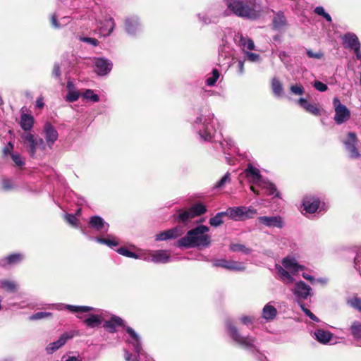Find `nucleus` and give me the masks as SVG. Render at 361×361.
<instances>
[{
  "mask_svg": "<svg viewBox=\"0 0 361 361\" xmlns=\"http://www.w3.org/2000/svg\"><path fill=\"white\" fill-rule=\"evenodd\" d=\"M191 123L194 132L199 136L201 141L214 142L216 133L217 120L207 106H202L198 109L197 116Z\"/></svg>",
  "mask_w": 361,
  "mask_h": 361,
  "instance_id": "nucleus-1",
  "label": "nucleus"
},
{
  "mask_svg": "<svg viewBox=\"0 0 361 361\" xmlns=\"http://www.w3.org/2000/svg\"><path fill=\"white\" fill-rule=\"evenodd\" d=\"M209 228L200 225L188 231L187 234L176 242L178 247L202 249L208 247L211 244V237L207 233Z\"/></svg>",
  "mask_w": 361,
  "mask_h": 361,
  "instance_id": "nucleus-2",
  "label": "nucleus"
},
{
  "mask_svg": "<svg viewBox=\"0 0 361 361\" xmlns=\"http://www.w3.org/2000/svg\"><path fill=\"white\" fill-rule=\"evenodd\" d=\"M35 123L34 117L24 113V147L32 157H36L45 150V144L42 138L35 136L30 131Z\"/></svg>",
  "mask_w": 361,
  "mask_h": 361,
  "instance_id": "nucleus-3",
  "label": "nucleus"
},
{
  "mask_svg": "<svg viewBox=\"0 0 361 361\" xmlns=\"http://www.w3.org/2000/svg\"><path fill=\"white\" fill-rule=\"evenodd\" d=\"M59 306L63 307L59 310H67L74 313H83L93 312L87 314L84 319L83 324L88 328L95 329L102 327L103 319L105 310L100 309H95L90 306H77L72 305H59Z\"/></svg>",
  "mask_w": 361,
  "mask_h": 361,
  "instance_id": "nucleus-4",
  "label": "nucleus"
},
{
  "mask_svg": "<svg viewBox=\"0 0 361 361\" xmlns=\"http://www.w3.org/2000/svg\"><path fill=\"white\" fill-rule=\"evenodd\" d=\"M109 334H115L119 331H123L130 338H140L137 333L121 317L105 310L102 327Z\"/></svg>",
  "mask_w": 361,
  "mask_h": 361,
  "instance_id": "nucleus-5",
  "label": "nucleus"
},
{
  "mask_svg": "<svg viewBox=\"0 0 361 361\" xmlns=\"http://www.w3.org/2000/svg\"><path fill=\"white\" fill-rule=\"evenodd\" d=\"M282 266L275 265V269L279 279L285 284H291L294 282L293 275L302 271L304 266L298 264L297 259L293 256H287L281 261Z\"/></svg>",
  "mask_w": 361,
  "mask_h": 361,
  "instance_id": "nucleus-6",
  "label": "nucleus"
},
{
  "mask_svg": "<svg viewBox=\"0 0 361 361\" xmlns=\"http://www.w3.org/2000/svg\"><path fill=\"white\" fill-rule=\"evenodd\" d=\"M252 1L247 0H224L226 9L223 12L224 16L234 15L243 18L255 17L254 6H251Z\"/></svg>",
  "mask_w": 361,
  "mask_h": 361,
  "instance_id": "nucleus-7",
  "label": "nucleus"
},
{
  "mask_svg": "<svg viewBox=\"0 0 361 361\" xmlns=\"http://www.w3.org/2000/svg\"><path fill=\"white\" fill-rule=\"evenodd\" d=\"M124 352L126 361H154L144 351L140 340H126Z\"/></svg>",
  "mask_w": 361,
  "mask_h": 361,
  "instance_id": "nucleus-8",
  "label": "nucleus"
},
{
  "mask_svg": "<svg viewBox=\"0 0 361 361\" xmlns=\"http://www.w3.org/2000/svg\"><path fill=\"white\" fill-rule=\"evenodd\" d=\"M14 145L9 142L2 149V159L5 163L12 164L18 166L20 169L23 168V159L21 156L13 152Z\"/></svg>",
  "mask_w": 361,
  "mask_h": 361,
  "instance_id": "nucleus-9",
  "label": "nucleus"
},
{
  "mask_svg": "<svg viewBox=\"0 0 361 361\" xmlns=\"http://www.w3.org/2000/svg\"><path fill=\"white\" fill-rule=\"evenodd\" d=\"M291 291L295 297V302L297 304L303 302L309 296L312 295V288L302 281L296 282Z\"/></svg>",
  "mask_w": 361,
  "mask_h": 361,
  "instance_id": "nucleus-10",
  "label": "nucleus"
},
{
  "mask_svg": "<svg viewBox=\"0 0 361 361\" xmlns=\"http://www.w3.org/2000/svg\"><path fill=\"white\" fill-rule=\"evenodd\" d=\"M333 106L335 111L334 119L336 124L341 125L350 119V111L338 97L334 98Z\"/></svg>",
  "mask_w": 361,
  "mask_h": 361,
  "instance_id": "nucleus-11",
  "label": "nucleus"
},
{
  "mask_svg": "<svg viewBox=\"0 0 361 361\" xmlns=\"http://www.w3.org/2000/svg\"><path fill=\"white\" fill-rule=\"evenodd\" d=\"M212 266L215 267H222L231 271H242L245 269V265L243 262L226 260L224 259L213 260Z\"/></svg>",
  "mask_w": 361,
  "mask_h": 361,
  "instance_id": "nucleus-12",
  "label": "nucleus"
},
{
  "mask_svg": "<svg viewBox=\"0 0 361 361\" xmlns=\"http://www.w3.org/2000/svg\"><path fill=\"white\" fill-rule=\"evenodd\" d=\"M302 205L304 210L309 214H313L317 210H325L324 204L321 206L319 199L314 196H306L302 200Z\"/></svg>",
  "mask_w": 361,
  "mask_h": 361,
  "instance_id": "nucleus-13",
  "label": "nucleus"
},
{
  "mask_svg": "<svg viewBox=\"0 0 361 361\" xmlns=\"http://www.w3.org/2000/svg\"><path fill=\"white\" fill-rule=\"evenodd\" d=\"M257 223L267 228H282L284 226L283 220L279 215L259 216Z\"/></svg>",
  "mask_w": 361,
  "mask_h": 361,
  "instance_id": "nucleus-14",
  "label": "nucleus"
},
{
  "mask_svg": "<svg viewBox=\"0 0 361 361\" xmlns=\"http://www.w3.org/2000/svg\"><path fill=\"white\" fill-rule=\"evenodd\" d=\"M43 133L46 141L45 146L47 145L51 149L59 137L57 130L51 123L47 121L44 125Z\"/></svg>",
  "mask_w": 361,
  "mask_h": 361,
  "instance_id": "nucleus-15",
  "label": "nucleus"
},
{
  "mask_svg": "<svg viewBox=\"0 0 361 361\" xmlns=\"http://www.w3.org/2000/svg\"><path fill=\"white\" fill-rule=\"evenodd\" d=\"M94 71L100 76L106 75L112 69L113 63L107 59L103 57L94 59Z\"/></svg>",
  "mask_w": 361,
  "mask_h": 361,
  "instance_id": "nucleus-16",
  "label": "nucleus"
},
{
  "mask_svg": "<svg viewBox=\"0 0 361 361\" xmlns=\"http://www.w3.org/2000/svg\"><path fill=\"white\" fill-rule=\"evenodd\" d=\"M89 226L101 235L106 233L109 228V224L99 216H91Z\"/></svg>",
  "mask_w": 361,
  "mask_h": 361,
  "instance_id": "nucleus-17",
  "label": "nucleus"
},
{
  "mask_svg": "<svg viewBox=\"0 0 361 361\" xmlns=\"http://www.w3.org/2000/svg\"><path fill=\"white\" fill-rule=\"evenodd\" d=\"M245 176L250 181L258 185L264 179L260 174L259 170L255 167L252 164H248L247 168L244 170Z\"/></svg>",
  "mask_w": 361,
  "mask_h": 361,
  "instance_id": "nucleus-18",
  "label": "nucleus"
},
{
  "mask_svg": "<svg viewBox=\"0 0 361 361\" xmlns=\"http://www.w3.org/2000/svg\"><path fill=\"white\" fill-rule=\"evenodd\" d=\"M125 28L128 35H136V33L140 30V23L138 17L133 16L126 18L125 21Z\"/></svg>",
  "mask_w": 361,
  "mask_h": 361,
  "instance_id": "nucleus-19",
  "label": "nucleus"
},
{
  "mask_svg": "<svg viewBox=\"0 0 361 361\" xmlns=\"http://www.w3.org/2000/svg\"><path fill=\"white\" fill-rule=\"evenodd\" d=\"M342 42L345 48L354 50L361 47V44L357 35L353 32H347L342 37Z\"/></svg>",
  "mask_w": 361,
  "mask_h": 361,
  "instance_id": "nucleus-20",
  "label": "nucleus"
},
{
  "mask_svg": "<svg viewBox=\"0 0 361 361\" xmlns=\"http://www.w3.org/2000/svg\"><path fill=\"white\" fill-rule=\"evenodd\" d=\"M274 301H270L267 302L262 308V317L267 322L274 321L277 317L278 311L274 307Z\"/></svg>",
  "mask_w": 361,
  "mask_h": 361,
  "instance_id": "nucleus-21",
  "label": "nucleus"
},
{
  "mask_svg": "<svg viewBox=\"0 0 361 361\" xmlns=\"http://www.w3.org/2000/svg\"><path fill=\"white\" fill-rule=\"evenodd\" d=\"M298 104L306 111L314 116H320L322 114V110L316 104L310 103L305 98H300L298 100Z\"/></svg>",
  "mask_w": 361,
  "mask_h": 361,
  "instance_id": "nucleus-22",
  "label": "nucleus"
},
{
  "mask_svg": "<svg viewBox=\"0 0 361 361\" xmlns=\"http://www.w3.org/2000/svg\"><path fill=\"white\" fill-rule=\"evenodd\" d=\"M257 340H235V345L251 353L258 352L259 346Z\"/></svg>",
  "mask_w": 361,
  "mask_h": 361,
  "instance_id": "nucleus-23",
  "label": "nucleus"
},
{
  "mask_svg": "<svg viewBox=\"0 0 361 361\" xmlns=\"http://www.w3.org/2000/svg\"><path fill=\"white\" fill-rule=\"evenodd\" d=\"M50 21L51 25L54 28L60 29L66 26L71 22V17L63 16L59 18V16L56 13H53L51 16Z\"/></svg>",
  "mask_w": 361,
  "mask_h": 361,
  "instance_id": "nucleus-24",
  "label": "nucleus"
},
{
  "mask_svg": "<svg viewBox=\"0 0 361 361\" xmlns=\"http://www.w3.org/2000/svg\"><path fill=\"white\" fill-rule=\"evenodd\" d=\"M20 254H12L6 257L0 259V267L7 268L20 262Z\"/></svg>",
  "mask_w": 361,
  "mask_h": 361,
  "instance_id": "nucleus-25",
  "label": "nucleus"
},
{
  "mask_svg": "<svg viewBox=\"0 0 361 361\" xmlns=\"http://www.w3.org/2000/svg\"><path fill=\"white\" fill-rule=\"evenodd\" d=\"M180 235L179 229L178 228H174L157 234L155 235V240L157 241H163L168 239L176 238Z\"/></svg>",
  "mask_w": 361,
  "mask_h": 361,
  "instance_id": "nucleus-26",
  "label": "nucleus"
},
{
  "mask_svg": "<svg viewBox=\"0 0 361 361\" xmlns=\"http://www.w3.org/2000/svg\"><path fill=\"white\" fill-rule=\"evenodd\" d=\"M286 23L287 20L283 12L279 11L272 20V28L274 30L279 31L286 26Z\"/></svg>",
  "mask_w": 361,
  "mask_h": 361,
  "instance_id": "nucleus-27",
  "label": "nucleus"
},
{
  "mask_svg": "<svg viewBox=\"0 0 361 361\" xmlns=\"http://www.w3.org/2000/svg\"><path fill=\"white\" fill-rule=\"evenodd\" d=\"M245 206L232 207L226 209L227 216L233 221H241L243 211L245 210Z\"/></svg>",
  "mask_w": 361,
  "mask_h": 361,
  "instance_id": "nucleus-28",
  "label": "nucleus"
},
{
  "mask_svg": "<svg viewBox=\"0 0 361 361\" xmlns=\"http://www.w3.org/2000/svg\"><path fill=\"white\" fill-rule=\"evenodd\" d=\"M91 240H94L98 243L106 245L112 248L118 245L116 238L113 235H108L106 238L102 237H90Z\"/></svg>",
  "mask_w": 361,
  "mask_h": 361,
  "instance_id": "nucleus-29",
  "label": "nucleus"
},
{
  "mask_svg": "<svg viewBox=\"0 0 361 361\" xmlns=\"http://www.w3.org/2000/svg\"><path fill=\"white\" fill-rule=\"evenodd\" d=\"M151 260L154 263H167L170 255L165 250H157L151 255Z\"/></svg>",
  "mask_w": 361,
  "mask_h": 361,
  "instance_id": "nucleus-30",
  "label": "nucleus"
},
{
  "mask_svg": "<svg viewBox=\"0 0 361 361\" xmlns=\"http://www.w3.org/2000/svg\"><path fill=\"white\" fill-rule=\"evenodd\" d=\"M258 186L264 190L268 195H274L275 197H279V195L275 185L265 179H263Z\"/></svg>",
  "mask_w": 361,
  "mask_h": 361,
  "instance_id": "nucleus-31",
  "label": "nucleus"
},
{
  "mask_svg": "<svg viewBox=\"0 0 361 361\" xmlns=\"http://www.w3.org/2000/svg\"><path fill=\"white\" fill-rule=\"evenodd\" d=\"M115 27L114 20L111 18L104 20L103 25L101 26L100 32L103 36H109L113 32Z\"/></svg>",
  "mask_w": 361,
  "mask_h": 361,
  "instance_id": "nucleus-32",
  "label": "nucleus"
},
{
  "mask_svg": "<svg viewBox=\"0 0 361 361\" xmlns=\"http://www.w3.org/2000/svg\"><path fill=\"white\" fill-rule=\"evenodd\" d=\"M271 89L274 94L277 97H281L283 96V88L282 83L281 81L276 78H274L271 80Z\"/></svg>",
  "mask_w": 361,
  "mask_h": 361,
  "instance_id": "nucleus-33",
  "label": "nucleus"
},
{
  "mask_svg": "<svg viewBox=\"0 0 361 361\" xmlns=\"http://www.w3.org/2000/svg\"><path fill=\"white\" fill-rule=\"evenodd\" d=\"M213 142H214L216 145V146H214V147L218 148V146H219L222 149L224 153H225V154L226 153V152L228 149H231L232 147L234 146V142L230 137L224 138V140L222 141H219V142H215L214 140Z\"/></svg>",
  "mask_w": 361,
  "mask_h": 361,
  "instance_id": "nucleus-34",
  "label": "nucleus"
},
{
  "mask_svg": "<svg viewBox=\"0 0 361 361\" xmlns=\"http://www.w3.org/2000/svg\"><path fill=\"white\" fill-rule=\"evenodd\" d=\"M227 216L226 212H221L216 214V215L209 219V223L212 226L218 227L224 223L223 218Z\"/></svg>",
  "mask_w": 361,
  "mask_h": 361,
  "instance_id": "nucleus-35",
  "label": "nucleus"
},
{
  "mask_svg": "<svg viewBox=\"0 0 361 361\" xmlns=\"http://www.w3.org/2000/svg\"><path fill=\"white\" fill-rule=\"evenodd\" d=\"M0 288L4 289L9 293H16L17 291L16 284L9 280H0Z\"/></svg>",
  "mask_w": 361,
  "mask_h": 361,
  "instance_id": "nucleus-36",
  "label": "nucleus"
},
{
  "mask_svg": "<svg viewBox=\"0 0 361 361\" xmlns=\"http://www.w3.org/2000/svg\"><path fill=\"white\" fill-rule=\"evenodd\" d=\"M193 217L202 215L207 212L205 205L202 203H197L192 205L190 209Z\"/></svg>",
  "mask_w": 361,
  "mask_h": 361,
  "instance_id": "nucleus-37",
  "label": "nucleus"
},
{
  "mask_svg": "<svg viewBox=\"0 0 361 361\" xmlns=\"http://www.w3.org/2000/svg\"><path fill=\"white\" fill-rule=\"evenodd\" d=\"M84 99L90 101L92 102H98L99 101V97L97 94H95L94 90L91 89H87L81 94Z\"/></svg>",
  "mask_w": 361,
  "mask_h": 361,
  "instance_id": "nucleus-38",
  "label": "nucleus"
},
{
  "mask_svg": "<svg viewBox=\"0 0 361 361\" xmlns=\"http://www.w3.org/2000/svg\"><path fill=\"white\" fill-rule=\"evenodd\" d=\"M226 328L229 336H231L232 338H240L237 327L231 321H226Z\"/></svg>",
  "mask_w": 361,
  "mask_h": 361,
  "instance_id": "nucleus-39",
  "label": "nucleus"
},
{
  "mask_svg": "<svg viewBox=\"0 0 361 361\" xmlns=\"http://www.w3.org/2000/svg\"><path fill=\"white\" fill-rule=\"evenodd\" d=\"M197 18L203 25H209L211 23H216L218 19L216 17L209 16L207 13H198Z\"/></svg>",
  "mask_w": 361,
  "mask_h": 361,
  "instance_id": "nucleus-40",
  "label": "nucleus"
},
{
  "mask_svg": "<svg viewBox=\"0 0 361 361\" xmlns=\"http://www.w3.org/2000/svg\"><path fill=\"white\" fill-rule=\"evenodd\" d=\"M245 210L243 211L242 214V220L241 221H245L247 219H253L255 215L257 214V211L254 207L250 206V207H245Z\"/></svg>",
  "mask_w": 361,
  "mask_h": 361,
  "instance_id": "nucleus-41",
  "label": "nucleus"
},
{
  "mask_svg": "<svg viewBox=\"0 0 361 361\" xmlns=\"http://www.w3.org/2000/svg\"><path fill=\"white\" fill-rule=\"evenodd\" d=\"M220 76L217 69H213L212 75H208L206 79V85L209 87L214 86Z\"/></svg>",
  "mask_w": 361,
  "mask_h": 361,
  "instance_id": "nucleus-42",
  "label": "nucleus"
},
{
  "mask_svg": "<svg viewBox=\"0 0 361 361\" xmlns=\"http://www.w3.org/2000/svg\"><path fill=\"white\" fill-rule=\"evenodd\" d=\"M66 340H56L50 343L46 348L47 353L51 354L65 344Z\"/></svg>",
  "mask_w": 361,
  "mask_h": 361,
  "instance_id": "nucleus-43",
  "label": "nucleus"
},
{
  "mask_svg": "<svg viewBox=\"0 0 361 361\" xmlns=\"http://www.w3.org/2000/svg\"><path fill=\"white\" fill-rule=\"evenodd\" d=\"M230 249L233 252H241L245 255H249L251 253L252 250L245 247L244 245L235 243L231 244L230 246Z\"/></svg>",
  "mask_w": 361,
  "mask_h": 361,
  "instance_id": "nucleus-44",
  "label": "nucleus"
},
{
  "mask_svg": "<svg viewBox=\"0 0 361 361\" xmlns=\"http://www.w3.org/2000/svg\"><path fill=\"white\" fill-rule=\"evenodd\" d=\"M350 331L352 335L355 337V338H361V322L355 321L354 322L351 326Z\"/></svg>",
  "mask_w": 361,
  "mask_h": 361,
  "instance_id": "nucleus-45",
  "label": "nucleus"
},
{
  "mask_svg": "<svg viewBox=\"0 0 361 361\" xmlns=\"http://www.w3.org/2000/svg\"><path fill=\"white\" fill-rule=\"evenodd\" d=\"M357 143H353L349 146L345 147L346 151L348 152L349 157L352 159H357L360 157V154L358 152L356 147Z\"/></svg>",
  "mask_w": 361,
  "mask_h": 361,
  "instance_id": "nucleus-46",
  "label": "nucleus"
},
{
  "mask_svg": "<svg viewBox=\"0 0 361 361\" xmlns=\"http://www.w3.org/2000/svg\"><path fill=\"white\" fill-rule=\"evenodd\" d=\"M357 143H353L349 146L345 147L346 151L348 152L349 157L352 159H357L360 157V154L358 152L356 147Z\"/></svg>",
  "mask_w": 361,
  "mask_h": 361,
  "instance_id": "nucleus-47",
  "label": "nucleus"
},
{
  "mask_svg": "<svg viewBox=\"0 0 361 361\" xmlns=\"http://www.w3.org/2000/svg\"><path fill=\"white\" fill-rule=\"evenodd\" d=\"M178 220L183 223L187 222L189 219H191L193 217L192 213L190 209L188 210H179L178 211Z\"/></svg>",
  "mask_w": 361,
  "mask_h": 361,
  "instance_id": "nucleus-48",
  "label": "nucleus"
},
{
  "mask_svg": "<svg viewBox=\"0 0 361 361\" xmlns=\"http://www.w3.org/2000/svg\"><path fill=\"white\" fill-rule=\"evenodd\" d=\"M231 182V173L227 172L224 174V176L218 181L214 185V188L221 189L224 188L226 184L229 183Z\"/></svg>",
  "mask_w": 361,
  "mask_h": 361,
  "instance_id": "nucleus-49",
  "label": "nucleus"
},
{
  "mask_svg": "<svg viewBox=\"0 0 361 361\" xmlns=\"http://www.w3.org/2000/svg\"><path fill=\"white\" fill-rule=\"evenodd\" d=\"M52 315L51 312H38L35 314H32L29 317V319L30 321H35V320H39L43 319L47 317H49Z\"/></svg>",
  "mask_w": 361,
  "mask_h": 361,
  "instance_id": "nucleus-50",
  "label": "nucleus"
},
{
  "mask_svg": "<svg viewBox=\"0 0 361 361\" xmlns=\"http://www.w3.org/2000/svg\"><path fill=\"white\" fill-rule=\"evenodd\" d=\"M80 95L81 94L77 90L69 91L66 96V101L68 102H74L79 99Z\"/></svg>",
  "mask_w": 361,
  "mask_h": 361,
  "instance_id": "nucleus-51",
  "label": "nucleus"
},
{
  "mask_svg": "<svg viewBox=\"0 0 361 361\" xmlns=\"http://www.w3.org/2000/svg\"><path fill=\"white\" fill-rule=\"evenodd\" d=\"M116 252L118 254H120L123 256L127 257L134 258V259L138 258V255L136 253L131 252L126 247H120L116 250Z\"/></svg>",
  "mask_w": 361,
  "mask_h": 361,
  "instance_id": "nucleus-52",
  "label": "nucleus"
},
{
  "mask_svg": "<svg viewBox=\"0 0 361 361\" xmlns=\"http://www.w3.org/2000/svg\"><path fill=\"white\" fill-rule=\"evenodd\" d=\"M314 335L316 336L315 338H333V334L329 331H325L323 329H318L314 332Z\"/></svg>",
  "mask_w": 361,
  "mask_h": 361,
  "instance_id": "nucleus-53",
  "label": "nucleus"
},
{
  "mask_svg": "<svg viewBox=\"0 0 361 361\" xmlns=\"http://www.w3.org/2000/svg\"><path fill=\"white\" fill-rule=\"evenodd\" d=\"M251 39L250 38L244 37L242 34L238 33L234 37V40L235 43L242 48L243 47L245 46L246 42L247 40Z\"/></svg>",
  "mask_w": 361,
  "mask_h": 361,
  "instance_id": "nucleus-54",
  "label": "nucleus"
},
{
  "mask_svg": "<svg viewBox=\"0 0 361 361\" xmlns=\"http://www.w3.org/2000/svg\"><path fill=\"white\" fill-rule=\"evenodd\" d=\"M255 319V317L250 315H242L239 317L240 322L247 326L252 325Z\"/></svg>",
  "mask_w": 361,
  "mask_h": 361,
  "instance_id": "nucleus-55",
  "label": "nucleus"
},
{
  "mask_svg": "<svg viewBox=\"0 0 361 361\" xmlns=\"http://www.w3.org/2000/svg\"><path fill=\"white\" fill-rule=\"evenodd\" d=\"M290 92L295 95H302L305 92V89L301 85H293L290 87Z\"/></svg>",
  "mask_w": 361,
  "mask_h": 361,
  "instance_id": "nucleus-56",
  "label": "nucleus"
},
{
  "mask_svg": "<svg viewBox=\"0 0 361 361\" xmlns=\"http://www.w3.org/2000/svg\"><path fill=\"white\" fill-rule=\"evenodd\" d=\"M353 143H357V137L356 134L354 133H349L348 134L346 140L343 141V144L345 147L352 145Z\"/></svg>",
  "mask_w": 361,
  "mask_h": 361,
  "instance_id": "nucleus-57",
  "label": "nucleus"
},
{
  "mask_svg": "<svg viewBox=\"0 0 361 361\" xmlns=\"http://www.w3.org/2000/svg\"><path fill=\"white\" fill-rule=\"evenodd\" d=\"M66 220L71 224L72 226L75 228L78 227V220L75 215L68 214L65 216Z\"/></svg>",
  "mask_w": 361,
  "mask_h": 361,
  "instance_id": "nucleus-58",
  "label": "nucleus"
},
{
  "mask_svg": "<svg viewBox=\"0 0 361 361\" xmlns=\"http://www.w3.org/2000/svg\"><path fill=\"white\" fill-rule=\"evenodd\" d=\"M3 188L5 190H9L14 189L16 188V185L13 183V181L11 179L4 178L2 180Z\"/></svg>",
  "mask_w": 361,
  "mask_h": 361,
  "instance_id": "nucleus-59",
  "label": "nucleus"
},
{
  "mask_svg": "<svg viewBox=\"0 0 361 361\" xmlns=\"http://www.w3.org/2000/svg\"><path fill=\"white\" fill-rule=\"evenodd\" d=\"M79 40L87 44H91L93 47H96L99 44V42L97 39L92 38V37H79Z\"/></svg>",
  "mask_w": 361,
  "mask_h": 361,
  "instance_id": "nucleus-60",
  "label": "nucleus"
},
{
  "mask_svg": "<svg viewBox=\"0 0 361 361\" xmlns=\"http://www.w3.org/2000/svg\"><path fill=\"white\" fill-rule=\"evenodd\" d=\"M348 304L361 312V299L358 298H352L351 300H348Z\"/></svg>",
  "mask_w": 361,
  "mask_h": 361,
  "instance_id": "nucleus-61",
  "label": "nucleus"
},
{
  "mask_svg": "<svg viewBox=\"0 0 361 361\" xmlns=\"http://www.w3.org/2000/svg\"><path fill=\"white\" fill-rule=\"evenodd\" d=\"M80 336V331L78 330H73L70 332H67L61 335V336L59 338H72L73 337H78Z\"/></svg>",
  "mask_w": 361,
  "mask_h": 361,
  "instance_id": "nucleus-62",
  "label": "nucleus"
},
{
  "mask_svg": "<svg viewBox=\"0 0 361 361\" xmlns=\"http://www.w3.org/2000/svg\"><path fill=\"white\" fill-rule=\"evenodd\" d=\"M314 87L319 92H325L327 90L328 87L326 84L322 82L316 80L313 84Z\"/></svg>",
  "mask_w": 361,
  "mask_h": 361,
  "instance_id": "nucleus-63",
  "label": "nucleus"
},
{
  "mask_svg": "<svg viewBox=\"0 0 361 361\" xmlns=\"http://www.w3.org/2000/svg\"><path fill=\"white\" fill-rule=\"evenodd\" d=\"M354 267L360 273L361 272V252L357 253L354 259Z\"/></svg>",
  "mask_w": 361,
  "mask_h": 361,
  "instance_id": "nucleus-64",
  "label": "nucleus"
}]
</instances>
